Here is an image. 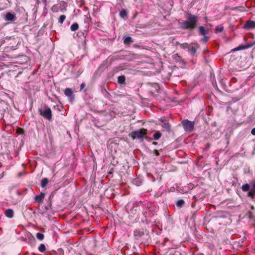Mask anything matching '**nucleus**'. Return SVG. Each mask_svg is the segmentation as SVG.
Returning a JSON list of instances; mask_svg holds the SVG:
<instances>
[{
  "label": "nucleus",
  "mask_w": 255,
  "mask_h": 255,
  "mask_svg": "<svg viewBox=\"0 0 255 255\" xmlns=\"http://www.w3.org/2000/svg\"><path fill=\"white\" fill-rule=\"evenodd\" d=\"M251 133L253 135H255V128L252 129Z\"/></svg>",
  "instance_id": "nucleus-31"
},
{
  "label": "nucleus",
  "mask_w": 255,
  "mask_h": 255,
  "mask_svg": "<svg viewBox=\"0 0 255 255\" xmlns=\"http://www.w3.org/2000/svg\"><path fill=\"white\" fill-rule=\"evenodd\" d=\"M163 122V124L162 125V127L165 129H166L167 130L169 131L170 130V126L169 124L167 122Z\"/></svg>",
  "instance_id": "nucleus-14"
},
{
  "label": "nucleus",
  "mask_w": 255,
  "mask_h": 255,
  "mask_svg": "<svg viewBox=\"0 0 255 255\" xmlns=\"http://www.w3.org/2000/svg\"><path fill=\"white\" fill-rule=\"evenodd\" d=\"M198 17L196 15H190L187 18L186 20L180 23V27L184 29L192 30L197 25Z\"/></svg>",
  "instance_id": "nucleus-1"
},
{
  "label": "nucleus",
  "mask_w": 255,
  "mask_h": 255,
  "mask_svg": "<svg viewBox=\"0 0 255 255\" xmlns=\"http://www.w3.org/2000/svg\"><path fill=\"white\" fill-rule=\"evenodd\" d=\"M255 195V182L254 183L250 191L249 192L248 196L251 197L252 198H253Z\"/></svg>",
  "instance_id": "nucleus-11"
},
{
  "label": "nucleus",
  "mask_w": 255,
  "mask_h": 255,
  "mask_svg": "<svg viewBox=\"0 0 255 255\" xmlns=\"http://www.w3.org/2000/svg\"><path fill=\"white\" fill-rule=\"evenodd\" d=\"M5 19L7 21H12L16 19V17L14 14L10 12H7L5 15Z\"/></svg>",
  "instance_id": "nucleus-8"
},
{
  "label": "nucleus",
  "mask_w": 255,
  "mask_h": 255,
  "mask_svg": "<svg viewBox=\"0 0 255 255\" xmlns=\"http://www.w3.org/2000/svg\"><path fill=\"white\" fill-rule=\"evenodd\" d=\"M48 183V179L46 178H44L41 181V186L42 187H45L47 185Z\"/></svg>",
  "instance_id": "nucleus-17"
},
{
  "label": "nucleus",
  "mask_w": 255,
  "mask_h": 255,
  "mask_svg": "<svg viewBox=\"0 0 255 255\" xmlns=\"http://www.w3.org/2000/svg\"><path fill=\"white\" fill-rule=\"evenodd\" d=\"M184 203L185 202L184 200L182 199H180L177 201L176 206L178 208H181L184 205Z\"/></svg>",
  "instance_id": "nucleus-18"
},
{
  "label": "nucleus",
  "mask_w": 255,
  "mask_h": 255,
  "mask_svg": "<svg viewBox=\"0 0 255 255\" xmlns=\"http://www.w3.org/2000/svg\"><path fill=\"white\" fill-rule=\"evenodd\" d=\"M44 108L45 110L43 111L41 109L39 110V114L48 120H51L52 119V112L51 109L46 106H45Z\"/></svg>",
  "instance_id": "nucleus-3"
},
{
  "label": "nucleus",
  "mask_w": 255,
  "mask_h": 255,
  "mask_svg": "<svg viewBox=\"0 0 255 255\" xmlns=\"http://www.w3.org/2000/svg\"><path fill=\"white\" fill-rule=\"evenodd\" d=\"M126 78L124 76H120L118 78V82L119 84H123L125 81Z\"/></svg>",
  "instance_id": "nucleus-20"
},
{
  "label": "nucleus",
  "mask_w": 255,
  "mask_h": 255,
  "mask_svg": "<svg viewBox=\"0 0 255 255\" xmlns=\"http://www.w3.org/2000/svg\"><path fill=\"white\" fill-rule=\"evenodd\" d=\"M189 52L194 55L196 52V48L195 47H191L189 50Z\"/></svg>",
  "instance_id": "nucleus-26"
},
{
  "label": "nucleus",
  "mask_w": 255,
  "mask_h": 255,
  "mask_svg": "<svg viewBox=\"0 0 255 255\" xmlns=\"http://www.w3.org/2000/svg\"><path fill=\"white\" fill-rule=\"evenodd\" d=\"M182 126L185 131L190 132L193 130L194 127V122L188 120L182 122Z\"/></svg>",
  "instance_id": "nucleus-4"
},
{
  "label": "nucleus",
  "mask_w": 255,
  "mask_h": 255,
  "mask_svg": "<svg viewBox=\"0 0 255 255\" xmlns=\"http://www.w3.org/2000/svg\"><path fill=\"white\" fill-rule=\"evenodd\" d=\"M154 153L156 155V156H158L159 155V153L158 152V151L156 149H155L154 150Z\"/></svg>",
  "instance_id": "nucleus-29"
},
{
  "label": "nucleus",
  "mask_w": 255,
  "mask_h": 255,
  "mask_svg": "<svg viewBox=\"0 0 255 255\" xmlns=\"http://www.w3.org/2000/svg\"><path fill=\"white\" fill-rule=\"evenodd\" d=\"M13 211L11 209H7L5 212V215L7 217L12 218L13 216Z\"/></svg>",
  "instance_id": "nucleus-12"
},
{
  "label": "nucleus",
  "mask_w": 255,
  "mask_h": 255,
  "mask_svg": "<svg viewBox=\"0 0 255 255\" xmlns=\"http://www.w3.org/2000/svg\"><path fill=\"white\" fill-rule=\"evenodd\" d=\"M161 136V133L159 131H156L153 135V138L155 140H158Z\"/></svg>",
  "instance_id": "nucleus-15"
},
{
  "label": "nucleus",
  "mask_w": 255,
  "mask_h": 255,
  "mask_svg": "<svg viewBox=\"0 0 255 255\" xmlns=\"http://www.w3.org/2000/svg\"><path fill=\"white\" fill-rule=\"evenodd\" d=\"M251 209H253V210H254V206H252L251 207Z\"/></svg>",
  "instance_id": "nucleus-33"
},
{
  "label": "nucleus",
  "mask_w": 255,
  "mask_h": 255,
  "mask_svg": "<svg viewBox=\"0 0 255 255\" xmlns=\"http://www.w3.org/2000/svg\"><path fill=\"white\" fill-rule=\"evenodd\" d=\"M254 45H255V42H254L253 43H249V44H246L245 45H240L237 48H236L233 49L232 51H238V50H240L247 49V48L252 47Z\"/></svg>",
  "instance_id": "nucleus-6"
},
{
  "label": "nucleus",
  "mask_w": 255,
  "mask_h": 255,
  "mask_svg": "<svg viewBox=\"0 0 255 255\" xmlns=\"http://www.w3.org/2000/svg\"><path fill=\"white\" fill-rule=\"evenodd\" d=\"M28 61V57L26 56H19L17 62L19 64H23L25 63H27Z\"/></svg>",
  "instance_id": "nucleus-9"
},
{
  "label": "nucleus",
  "mask_w": 255,
  "mask_h": 255,
  "mask_svg": "<svg viewBox=\"0 0 255 255\" xmlns=\"http://www.w3.org/2000/svg\"><path fill=\"white\" fill-rule=\"evenodd\" d=\"M153 144H157V143H156V142H153Z\"/></svg>",
  "instance_id": "nucleus-34"
},
{
  "label": "nucleus",
  "mask_w": 255,
  "mask_h": 255,
  "mask_svg": "<svg viewBox=\"0 0 255 255\" xmlns=\"http://www.w3.org/2000/svg\"><path fill=\"white\" fill-rule=\"evenodd\" d=\"M200 34L202 35L205 36L206 34V31L204 26H200L199 28Z\"/></svg>",
  "instance_id": "nucleus-16"
},
{
  "label": "nucleus",
  "mask_w": 255,
  "mask_h": 255,
  "mask_svg": "<svg viewBox=\"0 0 255 255\" xmlns=\"http://www.w3.org/2000/svg\"><path fill=\"white\" fill-rule=\"evenodd\" d=\"M79 28V25L77 23H74L71 26V30L72 31H75L77 30Z\"/></svg>",
  "instance_id": "nucleus-21"
},
{
  "label": "nucleus",
  "mask_w": 255,
  "mask_h": 255,
  "mask_svg": "<svg viewBox=\"0 0 255 255\" xmlns=\"http://www.w3.org/2000/svg\"><path fill=\"white\" fill-rule=\"evenodd\" d=\"M44 235L41 233H37L36 234V238L39 240H42L44 239Z\"/></svg>",
  "instance_id": "nucleus-27"
},
{
  "label": "nucleus",
  "mask_w": 255,
  "mask_h": 255,
  "mask_svg": "<svg viewBox=\"0 0 255 255\" xmlns=\"http://www.w3.org/2000/svg\"><path fill=\"white\" fill-rule=\"evenodd\" d=\"M65 18H66L65 15H60L58 19L59 22L60 23H63L64 21L65 20Z\"/></svg>",
  "instance_id": "nucleus-25"
},
{
  "label": "nucleus",
  "mask_w": 255,
  "mask_h": 255,
  "mask_svg": "<svg viewBox=\"0 0 255 255\" xmlns=\"http://www.w3.org/2000/svg\"><path fill=\"white\" fill-rule=\"evenodd\" d=\"M184 44L186 45H187V43H185Z\"/></svg>",
  "instance_id": "nucleus-35"
},
{
  "label": "nucleus",
  "mask_w": 255,
  "mask_h": 255,
  "mask_svg": "<svg viewBox=\"0 0 255 255\" xmlns=\"http://www.w3.org/2000/svg\"><path fill=\"white\" fill-rule=\"evenodd\" d=\"M208 39H209V37L205 35L204 37V41L206 42L208 40Z\"/></svg>",
  "instance_id": "nucleus-30"
},
{
  "label": "nucleus",
  "mask_w": 255,
  "mask_h": 255,
  "mask_svg": "<svg viewBox=\"0 0 255 255\" xmlns=\"http://www.w3.org/2000/svg\"><path fill=\"white\" fill-rule=\"evenodd\" d=\"M249 217L251 219V218H252L253 217V216L251 212H249Z\"/></svg>",
  "instance_id": "nucleus-32"
},
{
  "label": "nucleus",
  "mask_w": 255,
  "mask_h": 255,
  "mask_svg": "<svg viewBox=\"0 0 255 255\" xmlns=\"http://www.w3.org/2000/svg\"><path fill=\"white\" fill-rule=\"evenodd\" d=\"M224 30V27L223 26L220 25L216 27L215 32L216 33L221 32Z\"/></svg>",
  "instance_id": "nucleus-22"
},
{
  "label": "nucleus",
  "mask_w": 255,
  "mask_h": 255,
  "mask_svg": "<svg viewBox=\"0 0 255 255\" xmlns=\"http://www.w3.org/2000/svg\"><path fill=\"white\" fill-rule=\"evenodd\" d=\"M85 87V83H82L80 85V90H83Z\"/></svg>",
  "instance_id": "nucleus-28"
},
{
  "label": "nucleus",
  "mask_w": 255,
  "mask_h": 255,
  "mask_svg": "<svg viewBox=\"0 0 255 255\" xmlns=\"http://www.w3.org/2000/svg\"><path fill=\"white\" fill-rule=\"evenodd\" d=\"M127 11L126 9H123L120 12V15L122 18H125L127 16Z\"/></svg>",
  "instance_id": "nucleus-19"
},
{
  "label": "nucleus",
  "mask_w": 255,
  "mask_h": 255,
  "mask_svg": "<svg viewBox=\"0 0 255 255\" xmlns=\"http://www.w3.org/2000/svg\"><path fill=\"white\" fill-rule=\"evenodd\" d=\"M64 94L66 96L69 97L71 101L73 100L74 96L71 89L66 88L64 90Z\"/></svg>",
  "instance_id": "nucleus-7"
},
{
  "label": "nucleus",
  "mask_w": 255,
  "mask_h": 255,
  "mask_svg": "<svg viewBox=\"0 0 255 255\" xmlns=\"http://www.w3.org/2000/svg\"><path fill=\"white\" fill-rule=\"evenodd\" d=\"M45 197V194L43 193H41L39 195H36L35 197V200L38 203L42 202Z\"/></svg>",
  "instance_id": "nucleus-10"
},
{
  "label": "nucleus",
  "mask_w": 255,
  "mask_h": 255,
  "mask_svg": "<svg viewBox=\"0 0 255 255\" xmlns=\"http://www.w3.org/2000/svg\"><path fill=\"white\" fill-rule=\"evenodd\" d=\"M133 42V41L132 38L129 36L125 37L124 40V43L125 44H129L132 43Z\"/></svg>",
  "instance_id": "nucleus-13"
},
{
  "label": "nucleus",
  "mask_w": 255,
  "mask_h": 255,
  "mask_svg": "<svg viewBox=\"0 0 255 255\" xmlns=\"http://www.w3.org/2000/svg\"><path fill=\"white\" fill-rule=\"evenodd\" d=\"M38 250L40 252H45V250H46L45 246L44 244H40V246L38 247Z\"/></svg>",
  "instance_id": "nucleus-23"
},
{
  "label": "nucleus",
  "mask_w": 255,
  "mask_h": 255,
  "mask_svg": "<svg viewBox=\"0 0 255 255\" xmlns=\"http://www.w3.org/2000/svg\"><path fill=\"white\" fill-rule=\"evenodd\" d=\"M147 129L144 128H141L139 130L133 131L129 134V136H130L133 139L135 138L142 139L143 136L146 134Z\"/></svg>",
  "instance_id": "nucleus-2"
},
{
  "label": "nucleus",
  "mask_w": 255,
  "mask_h": 255,
  "mask_svg": "<svg viewBox=\"0 0 255 255\" xmlns=\"http://www.w3.org/2000/svg\"><path fill=\"white\" fill-rule=\"evenodd\" d=\"M250 185L249 184H246L245 185H243L242 187V189L244 191H247L250 189Z\"/></svg>",
  "instance_id": "nucleus-24"
},
{
  "label": "nucleus",
  "mask_w": 255,
  "mask_h": 255,
  "mask_svg": "<svg viewBox=\"0 0 255 255\" xmlns=\"http://www.w3.org/2000/svg\"><path fill=\"white\" fill-rule=\"evenodd\" d=\"M243 28L246 29L255 28V21L249 20L246 22Z\"/></svg>",
  "instance_id": "nucleus-5"
}]
</instances>
